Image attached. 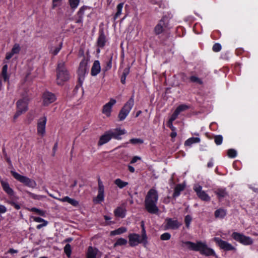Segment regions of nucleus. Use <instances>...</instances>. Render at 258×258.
I'll use <instances>...</instances> for the list:
<instances>
[{"instance_id": "obj_1", "label": "nucleus", "mask_w": 258, "mask_h": 258, "mask_svg": "<svg viewBox=\"0 0 258 258\" xmlns=\"http://www.w3.org/2000/svg\"><path fill=\"white\" fill-rule=\"evenodd\" d=\"M182 245L189 250L199 251L200 253L207 256H214L218 258L214 250L207 245L205 242L197 241L193 242L189 241H182Z\"/></svg>"}, {"instance_id": "obj_2", "label": "nucleus", "mask_w": 258, "mask_h": 258, "mask_svg": "<svg viewBox=\"0 0 258 258\" xmlns=\"http://www.w3.org/2000/svg\"><path fill=\"white\" fill-rule=\"evenodd\" d=\"M158 200L157 191L154 188L150 189L147 192L145 200V206L147 211L151 214H157L159 209L157 206Z\"/></svg>"}, {"instance_id": "obj_3", "label": "nucleus", "mask_w": 258, "mask_h": 258, "mask_svg": "<svg viewBox=\"0 0 258 258\" xmlns=\"http://www.w3.org/2000/svg\"><path fill=\"white\" fill-rule=\"evenodd\" d=\"M70 78V75L65 67V63L60 61L57 65L56 71V83L59 85H62Z\"/></svg>"}, {"instance_id": "obj_4", "label": "nucleus", "mask_w": 258, "mask_h": 258, "mask_svg": "<svg viewBox=\"0 0 258 258\" xmlns=\"http://www.w3.org/2000/svg\"><path fill=\"white\" fill-rule=\"evenodd\" d=\"M11 173L16 180L22 183L24 185L33 188L36 187L37 183L34 180L26 176L22 175L15 171H11Z\"/></svg>"}, {"instance_id": "obj_5", "label": "nucleus", "mask_w": 258, "mask_h": 258, "mask_svg": "<svg viewBox=\"0 0 258 258\" xmlns=\"http://www.w3.org/2000/svg\"><path fill=\"white\" fill-rule=\"evenodd\" d=\"M134 103L133 98H130L121 109L118 114V118L120 120H124L134 105Z\"/></svg>"}, {"instance_id": "obj_6", "label": "nucleus", "mask_w": 258, "mask_h": 258, "mask_svg": "<svg viewBox=\"0 0 258 258\" xmlns=\"http://www.w3.org/2000/svg\"><path fill=\"white\" fill-rule=\"evenodd\" d=\"M21 50V47L20 44L18 43L15 44L11 50L6 53L5 59L4 61V63H7L8 61L14 57L15 58H17V55L20 53Z\"/></svg>"}, {"instance_id": "obj_7", "label": "nucleus", "mask_w": 258, "mask_h": 258, "mask_svg": "<svg viewBox=\"0 0 258 258\" xmlns=\"http://www.w3.org/2000/svg\"><path fill=\"white\" fill-rule=\"evenodd\" d=\"M213 240L216 242L217 245L220 249L225 251H235L236 248L231 243L227 241L222 240L219 237H214Z\"/></svg>"}, {"instance_id": "obj_8", "label": "nucleus", "mask_w": 258, "mask_h": 258, "mask_svg": "<svg viewBox=\"0 0 258 258\" xmlns=\"http://www.w3.org/2000/svg\"><path fill=\"white\" fill-rule=\"evenodd\" d=\"M232 237L234 240L244 245H250L253 242V240L250 237L239 233L233 232L232 234Z\"/></svg>"}, {"instance_id": "obj_9", "label": "nucleus", "mask_w": 258, "mask_h": 258, "mask_svg": "<svg viewBox=\"0 0 258 258\" xmlns=\"http://www.w3.org/2000/svg\"><path fill=\"white\" fill-rule=\"evenodd\" d=\"M128 243L131 246H137L140 243L143 244L145 246L148 244L143 240L140 235L136 233L128 235Z\"/></svg>"}, {"instance_id": "obj_10", "label": "nucleus", "mask_w": 258, "mask_h": 258, "mask_svg": "<svg viewBox=\"0 0 258 258\" xmlns=\"http://www.w3.org/2000/svg\"><path fill=\"white\" fill-rule=\"evenodd\" d=\"M47 117L46 116H43L40 117L37 122V134L41 136H44L45 134L46 124Z\"/></svg>"}, {"instance_id": "obj_11", "label": "nucleus", "mask_w": 258, "mask_h": 258, "mask_svg": "<svg viewBox=\"0 0 258 258\" xmlns=\"http://www.w3.org/2000/svg\"><path fill=\"white\" fill-rule=\"evenodd\" d=\"M56 99L55 95L50 92H45L42 95V104L47 106L54 102Z\"/></svg>"}, {"instance_id": "obj_12", "label": "nucleus", "mask_w": 258, "mask_h": 258, "mask_svg": "<svg viewBox=\"0 0 258 258\" xmlns=\"http://www.w3.org/2000/svg\"><path fill=\"white\" fill-rule=\"evenodd\" d=\"M98 195L94 200V202L100 203L104 200V186L102 181L99 179L98 180Z\"/></svg>"}, {"instance_id": "obj_13", "label": "nucleus", "mask_w": 258, "mask_h": 258, "mask_svg": "<svg viewBox=\"0 0 258 258\" xmlns=\"http://www.w3.org/2000/svg\"><path fill=\"white\" fill-rule=\"evenodd\" d=\"M87 69V61L85 59H83L80 63L78 70L79 79L80 81L84 80Z\"/></svg>"}, {"instance_id": "obj_14", "label": "nucleus", "mask_w": 258, "mask_h": 258, "mask_svg": "<svg viewBox=\"0 0 258 258\" xmlns=\"http://www.w3.org/2000/svg\"><path fill=\"white\" fill-rule=\"evenodd\" d=\"M116 102V101L114 99L111 98L108 102L103 105L102 111V113L107 117H109L111 115L112 107Z\"/></svg>"}, {"instance_id": "obj_15", "label": "nucleus", "mask_w": 258, "mask_h": 258, "mask_svg": "<svg viewBox=\"0 0 258 258\" xmlns=\"http://www.w3.org/2000/svg\"><path fill=\"white\" fill-rule=\"evenodd\" d=\"M165 224V227L166 229H177L181 225L180 222L171 218L166 219Z\"/></svg>"}, {"instance_id": "obj_16", "label": "nucleus", "mask_w": 258, "mask_h": 258, "mask_svg": "<svg viewBox=\"0 0 258 258\" xmlns=\"http://www.w3.org/2000/svg\"><path fill=\"white\" fill-rule=\"evenodd\" d=\"M168 22L164 19H161L154 28L156 34L159 35L163 32L167 27Z\"/></svg>"}, {"instance_id": "obj_17", "label": "nucleus", "mask_w": 258, "mask_h": 258, "mask_svg": "<svg viewBox=\"0 0 258 258\" xmlns=\"http://www.w3.org/2000/svg\"><path fill=\"white\" fill-rule=\"evenodd\" d=\"M29 99L27 97H24L19 100L17 102V109L23 113L28 110V105Z\"/></svg>"}, {"instance_id": "obj_18", "label": "nucleus", "mask_w": 258, "mask_h": 258, "mask_svg": "<svg viewBox=\"0 0 258 258\" xmlns=\"http://www.w3.org/2000/svg\"><path fill=\"white\" fill-rule=\"evenodd\" d=\"M198 197L202 200L209 201L210 197L203 190L202 187L199 185H196L194 188Z\"/></svg>"}, {"instance_id": "obj_19", "label": "nucleus", "mask_w": 258, "mask_h": 258, "mask_svg": "<svg viewBox=\"0 0 258 258\" xmlns=\"http://www.w3.org/2000/svg\"><path fill=\"white\" fill-rule=\"evenodd\" d=\"M112 138V134H111L110 131L106 132L102 135L99 139L98 142V145L99 146L108 143Z\"/></svg>"}, {"instance_id": "obj_20", "label": "nucleus", "mask_w": 258, "mask_h": 258, "mask_svg": "<svg viewBox=\"0 0 258 258\" xmlns=\"http://www.w3.org/2000/svg\"><path fill=\"white\" fill-rule=\"evenodd\" d=\"M87 8V7L83 6L79 9L75 17V21L76 23L82 24L85 11Z\"/></svg>"}, {"instance_id": "obj_21", "label": "nucleus", "mask_w": 258, "mask_h": 258, "mask_svg": "<svg viewBox=\"0 0 258 258\" xmlns=\"http://www.w3.org/2000/svg\"><path fill=\"white\" fill-rule=\"evenodd\" d=\"M4 80L5 82L9 81V75L8 74V64L5 63L2 70L0 75V85H2V82Z\"/></svg>"}, {"instance_id": "obj_22", "label": "nucleus", "mask_w": 258, "mask_h": 258, "mask_svg": "<svg viewBox=\"0 0 258 258\" xmlns=\"http://www.w3.org/2000/svg\"><path fill=\"white\" fill-rule=\"evenodd\" d=\"M1 183L4 190L10 196L14 195L13 189L10 187L8 182L5 180H1Z\"/></svg>"}, {"instance_id": "obj_23", "label": "nucleus", "mask_w": 258, "mask_h": 258, "mask_svg": "<svg viewBox=\"0 0 258 258\" xmlns=\"http://www.w3.org/2000/svg\"><path fill=\"white\" fill-rule=\"evenodd\" d=\"M101 71V66L98 60L94 61L91 70V74L92 76H96L100 73Z\"/></svg>"}, {"instance_id": "obj_24", "label": "nucleus", "mask_w": 258, "mask_h": 258, "mask_svg": "<svg viewBox=\"0 0 258 258\" xmlns=\"http://www.w3.org/2000/svg\"><path fill=\"white\" fill-rule=\"evenodd\" d=\"M110 131L111 134H112V138L117 140H120V136L126 133V131L124 129L115 128Z\"/></svg>"}, {"instance_id": "obj_25", "label": "nucleus", "mask_w": 258, "mask_h": 258, "mask_svg": "<svg viewBox=\"0 0 258 258\" xmlns=\"http://www.w3.org/2000/svg\"><path fill=\"white\" fill-rule=\"evenodd\" d=\"M98 253V250L97 249L90 246L88 248L87 258H100V255Z\"/></svg>"}, {"instance_id": "obj_26", "label": "nucleus", "mask_w": 258, "mask_h": 258, "mask_svg": "<svg viewBox=\"0 0 258 258\" xmlns=\"http://www.w3.org/2000/svg\"><path fill=\"white\" fill-rule=\"evenodd\" d=\"M58 201L61 202H68L71 205L73 206L74 207H77L79 206V202L76 200L74 199L70 198V197L66 196L64 197L63 198H61L60 199H58Z\"/></svg>"}, {"instance_id": "obj_27", "label": "nucleus", "mask_w": 258, "mask_h": 258, "mask_svg": "<svg viewBox=\"0 0 258 258\" xmlns=\"http://www.w3.org/2000/svg\"><path fill=\"white\" fill-rule=\"evenodd\" d=\"M125 213L126 210L123 207H118L114 211L115 216L120 218L124 217Z\"/></svg>"}, {"instance_id": "obj_28", "label": "nucleus", "mask_w": 258, "mask_h": 258, "mask_svg": "<svg viewBox=\"0 0 258 258\" xmlns=\"http://www.w3.org/2000/svg\"><path fill=\"white\" fill-rule=\"evenodd\" d=\"M201 142V139L199 137H192L185 141L184 145L186 146H191L193 144L199 143Z\"/></svg>"}, {"instance_id": "obj_29", "label": "nucleus", "mask_w": 258, "mask_h": 258, "mask_svg": "<svg viewBox=\"0 0 258 258\" xmlns=\"http://www.w3.org/2000/svg\"><path fill=\"white\" fill-rule=\"evenodd\" d=\"M219 199L223 198L227 196V192L225 188H218L215 191Z\"/></svg>"}, {"instance_id": "obj_30", "label": "nucleus", "mask_w": 258, "mask_h": 258, "mask_svg": "<svg viewBox=\"0 0 258 258\" xmlns=\"http://www.w3.org/2000/svg\"><path fill=\"white\" fill-rule=\"evenodd\" d=\"M226 215V210L219 209L217 210L215 212V216L216 218L222 219Z\"/></svg>"}, {"instance_id": "obj_31", "label": "nucleus", "mask_w": 258, "mask_h": 258, "mask_svg": "<svg viewBox=\"0 0 258 258\" xmlns=\"http://www.w3.org/2000/svg\"><path fill=\"white\" fill-rule=\"evenodd\" d=\"M126 231H127V229L125 227H121L118 228L117 229L111 231L110 232V235L111 236L119 235V234H120L125 232Z\"/></svg>"}, {"instance_id": "obj_32", "label": "nucleus", "mask_w": 258, "mask_h": 258, "mask_svg": "<svg viewBox=\"0 0 258 258\" xmlns=\"http://www.w3.org/2000/svg\"><path fill=\"white\" fill-rule=\"evenodd\" d=\"M184 188V186L182 184H178L177 185L174 189V192L173 193V196L174 198H176L180 194V192L183 190Z\"/></svg>"}, {"instance_id": "obj_33", "label": "nucleus", "mask_w": 258, "mask_h": 258, "mask_svg": "<svg viewBox=\"0 0 258 258\" xmlns=\"http://www.w3.org/2000/svg\"><path fill=\"white\" fill-rule=\"evenodd\" d=\"M114 182L120 188H122L128 185L127 182L123 181L120 178L116 179Z\"/></svg>"}, {"instance_id": "obj_34", "label": "nucleus", "mask_w": 258, "mask_h": 258, "mask_svg": "<svg viewBox=\"0 0 258 258\" xmlns=\"http://www.w3.org/2000/svg\"><path fill=\"white\" fill-rule=\"evenodd\" d=\"M123 7V3L119 4L116 7V13H115L114 19H116L121 14L122 8Z\"/></svg>"}, {"instance_id": "obj_35", "label": "nucleus", "mask_w": 258, "mask_h": 258, "mask_svg": "<svg viewBox=\"0 0 258 258\" xmlns=\"http://www.w3.org/2000/svg\"><path fill=\"white\" fill-rule=\"evenodd\" d=\"M105 37L103 34H101L100 35V36H99V37L98 38V40H97L98 46L100 47H102L105 45Z\"/></svg>"}, {"instance_id": "obj_36", "label": "nucleus", "mask_w": 258, "mask_h": 258, "mask_svg": "<svg viewBox=\"0 0 258 258\" xmlns=\"http://www.w3.org/2000/svg\"><path fill=\"white\" fill-rule=\"evenodd\" d=\"M69 2L71 9L75 10L79 6L80 0H69Z\"/></svg>"}, {"instance_id": "obj_37", "label": "nucleus", "mask_w": 258, "mask_h": 258, "mask_svg": "<svg viewBox=\"0 0 258 258\" xmlns=\"http://www.w3.org/2000/svg\"><path fill=\"white\" fill-rule=\"evenodd\" d=\"M127 242V241L126 239L123 238H120L118 239L116 242L114 243V246H116L118 245H124L126 244Z\"/></svg>"}, {"instance_id": "obj_38", "label": "nucleus", "mask_w": 258, "mask_h": 258, "mask_svg": "<svg viewBox=\"0 0 258 258\" xmlns=\"http://www.w3.org/2000/svg\"><path fill=\"white\" fill-rule=\"evenodd\" d=\"M227 155L229 158H235L237 156V152L234 149H229L227 151Z\"/></svg>"}, {"instance_id": "obj_39", "label": "nucleus", "mask_w": 258, "mask_h": 258, "mask_svg": "<svg viewBox=\"0 0 258 258\" xmlns=\"http://www.w3.org/2000/svg\"><path fill=\"white\" fill-rule=\"evenodd\" d=\"M188 108V106L185 104H182L179 105L175 110V111L179 114L183 111L186 110Z\"/></svg>"}, {"instance_id": "obj_40", "label": "nucleus", "mask_w": 258, "mask_h": 258, "mask_svg": "<svg viewBox=\"0 0 258 258\" xmlns=\"http://www.w3.org/2000/svg\"><path fill=\"white\" fill-rule=\"evenodd\" d=\"M189 80L190 81V82H193V83H196L199 84H202V80L198 77L195 76H191L189 78Z\"/></svg>"}, {"instance_id": "obj_41", "label": "nucleus", "mask_w": 258, "mask_h": 258, "mask_svg": "<svg viewBox=\"0 0 258 258\" xmlns=\"http://www.w3.org/2000/svg\"><path fill=\"white\" fill-rule=\"evenodd\" d=\"M64 251L66 253V254L68 256H70L71 254V247L70 244H67L66 245V246L64 247Z\"/></svg>"}, {"instance_id": "obj_42", "label": "nucleus", "mask_w": 258, "mask_h": 258, "mask_svg": "<svg viewBox=\"0 0 258 258\" xmlns=\"http://www.w3.org/2000/svg\"><path fill=\"white\" fill-rule=\"evenodd\" d=\"M171 238V234L168 232L164 233L160 236L162 240H168Z\"/></svg>"}, {"instance_id": "obj_43", "label": "nucleus", "mask_w": 258, "mask_h": 258, "mask_svg": "<svg viewBox=\"0 0 258 258\" xmlns=\"http://www.w3.org/2000/svg\"><path fill=\"white\" fill-rule=\"evenodd\" d=\"M130 143L133 144H141L143 143V140L141 139L134 138L130 140Z\"/></svg>"}, {"instance_id": "obj_44", "label": "nucleus", "mask_w": 258, "mask_h": 258, "mask_svg": "<svg viewBox=\"0 0 258 258\" xmlns=\"http://www.w3.org/2000/svg\"><path fill=\"white\" fill-rule=\"evenodd\" d=\"M31 211L36 212L38 215L42 216H45V212L36 208H33L31 209Z\"/></svg>"}, {"instance_id": "obj_45", "label": "nucleus", "mask_w": 258, "mask_h": 258, "mask_svg": "<svg viewBox=\"0 0 258 258\" xmlns=\"http://www.w3.org/2000/svg\"><path fill=\"white\" fill-rule=\"evenodd\" d=\"M214 141H215V143L217 145H220L222 143L223 138H222V136H220V135L216 136L214 138Z\"/></svg>"}, {"instance_id": "obj_46", "label": "nucleus", "mask_w": 258, "mask_h": 258, "mask_svg": "<svg viewBox=\"0 0 258 258\" xmlns=\"http://www.w3.org/2000/svg\"><path fill=\"white\" fill-rule=\"evenodd\" d=\"M192 218L190 216L186 215L185 217L184 221L187 228H189Z\"/></svg>"}, {"instance_id": "obj_47", "label": "nucleus", "mask_w": 258, "mask_h": 258, "mask_svg": "<svg viewBox=\"0 0 258 258\" xmlns=\"http://www.w3.org/2000/svg\"><path fill=\"white\" fill-rule=\"evenodd\" d=\"M141 236L142 237V238L143 239V240L145 242L148 243L147 236V234L146 233V230H145V227H143V228H142V235Z\"/></svg>"}, {"instance_id": "obj_48", "label": "nucleus", "mask_w": 258, "mask_h": 258, "mask_svg": "<svg viewBox=\"0 0 258 258\" xmlns=\"http://www.w3.org/2000/svg\"><path fill=\"white\" fill-rule=\"evenodd\" d=\"M7 203L8 204H10L11 205L13 206V207H14V208L17 210L20 209L21 208L20 206L18 203H15L14 201H7Z\"/></svg>"}, {"instance_id": "obj_49", "label": "nucleus", "mask_w": 258, "mask_h": 258, "mask_svg": "<svg viewBox=\"0 0 258 258\" xmlns=\"http://www.w3.org/2000/svg\"><path fill=\"white\" fill-rule=\"evenodd\" d=\"M33 220L36 222L38 223H44L45 222H47L46 220L38 217H32Z\"/></svg>"}, {"instance_id": "obj_50", "label": "nucleus", "mask_w": 258, "mask_h": 258, "mask_svg": "<svg viewBox=\"0 0 258 258\" xmlns=\"http://www.w3.org/2000/svg\"><path fill=\"white\" fill-rule=\"evenodd\" d=\"M61 48V44L58 47L54 48V49L51 50V52L52 54L53 55H56L58 52L60 51Z\"/></svg>"}, {"instance_id": "obj_51", "label": "nucleus", "mask_w": 258, "mask_h": 258, "mask_svg": "<svg viewBox=\"0 0 258 258\" xmlns=\"http://www.w3.org/2000/svg\"><path fill=\"white\" fill-rule=\"evenodd\" d=\"M221 49V46L219 43H216L213 46V50L215 52H218Z\"/></svg>"}, {"instance_id": "obj_52", "label": "nucleus", "mask_w": 258, "mask_h": 258, "mask_svg": "<svg viewBox=\"0 0 258 258\" xmlns=\"http://www.w3.org/2000/svg\"><path fill=\"white\" fill-rule=\"evenodd\" d=\"M179 113L177 112L176 111H175L173 114L171 115L169 121L173 122L174 120L176 119Z\"/></svg>"}, {"instance_id": "obj_53", "label": "nucleus", "mask_w": 258, "mask_h": 258, "mask_svg": "<svg viewBox=\"0 0 258 258\" xmlns=\"http://www.w3.org/2000/svg\"><path fill=\"white\" fill-rule=\"evenodd\" d=\"M7 212L6 207L3 205H0V215L1 214L5 213Z\"/></svg>"}, {"instance_id": "obj_54", "label": "nucleus", "mask_w": 258, "mask_h": 258, "mask_svg": "<svg viewBox=\"0 0 258 258\" xmlns=\"http://www.w3.org/2000/svg\"><path fill=\"white\" fill-rule=\"evenodd\" d=\"M22 113H23V112L20 111L19 109H17L16 112L14 115V119H16Z\"/></svg>"}, {"instance_id": "obj_55", "label": "nucleus", "mask_w": 258, "mask_h": 258, "mask_svg": "<svg viewBox=\"0 0 258 258\" xmlns=\"http://www.w3.org/2000/svg\"><path fill=\"white\" fill-rule=\"evenodd\" d=\"M141 160V157H140L139 156H135L132 158V159L131 161V163L134 164V163H136V162H137V161Z\"/></svg>"}, {"instance_id": "obj_56", "label": "nucleus", "mask_w": 258, "mask_h": 258, "mask_svg": "<svg viewBox=\"0 0 258 258\" xmlns=\"http://www.w3.org/2000/svg\"><path fill=\"white\" fill-rule=\"evenodd\" d=\"M48 223V222H45L44 223H41L40 224L36 226V228L38 229H40L42 227L46 226L47 225Z\"/></svg>"}, {"instance_id": "obj_57", "label": "nucleus", "mask_w": 258, "mask_h": 258, "mask_svg": "<svg viewBox=\"0 0 258 258\" xmlns=\"http://www.w3.org/2000/svg\"><path fill=\"white\" fill-rule=\"evenodd\" d=\"M172 121H168L167 122V125L171 129L172 131H175V127L173 125Z\"/></svg>"}, {"instance_id": "obj_58", "label": "nucleus", "mask_w": 258, "mask_h": 258, "mask_svg": "<svg viewBox=\"0 0 258 258\" xmlns=\"http://www.w3.org/2000/svg\"><path fill=\"white\" fill-rule=\"evenodd\" d=\"M61 0H53V8H55L58 6Z\"/></svg>"}, {"instance_id": "obj_59", "label": "nucleus", "mask_w": 258, "mask_h": 258, "mask_svg": "<svg viewBox=\"0 0 258 258\" xmlns=\"http://www.w3.org/2000/svg\"><path fill=\"white\" fill-rule=\"evenodd\" d=\"M127 167H128V169L129 171L131 172L134 173L135 172V168H134V167L133 166L128 165Z\"/></svg>"}, {"instance_id": "obj_60", "label": "nucleus", "mask_w": 258, "mask_h": 258, "mask_svg": "<svg viewBox=\"0 0 258 258\" xmlns=\"http://www.w3.org/2000/svg\"><path fill=\"white\" fill-rule=\"evenodd\" d=\"M29 194H30L31 197H32L33 198L35 199H39V196L34 195V194L29 192Z\"/></svg>"}, {"instance_id": "obj_61", "label": "nucleus", "mask_w": 258, "mask_h": 258, "mask_svg": "<svg viewBox=\"0 0 258 258\" xmlns=\"http://www.w3.org/2000/svg\"><path fill=\"white\" fill-rule=\"evenodd\" d=\"M9 253H11L12 254L13 253H16L18 252V250H16V249H13V248H10L9 250Z\"/></svg>"}, {"instance_id": "obj_62", "label": "nucleus", "mask_w": 258, "mask_h": 258, "mask_svg": "<svg viewBox=\"0 0 258 258\" xmlns=\"http://www.w3.org/2000/svg\"><path fill=\"white\" fill-rule=\"evenodd\" d=\"M176 133L175 131H173L170 135L171 138H175L176 136Z\"/></svg>"}, {"instance_id": "obj_63", "label": "nucleus", "mask_w": 258, "mask_h": 258, "mask_svg": "<svg viewBox=\"0 0 258 258\" xmlns=\"http://www.w3.org/2000/svg\"><path fill=\"white\" fill-rule=\"evenodd\" d=\"M213 161H210L208 163V167H212L213 166Z\"/></svg>"}, {"instance_id": "obj_64", "label": "nucleus", "mask_w": 258, "mask_h": 258, "mask_svg": "<svg viewBox=\"0 0 258 258\" xmlns=\"http://www.w3.org/2000/svg\"><path fill=\"white\" fill-rule=\"evenodd\" d=\"M49 195L50 197H52L53 198L55 199L58 200V199H60V198H57V197H54V195H52V194H49Z\"/></svg>"}]
</instances>
